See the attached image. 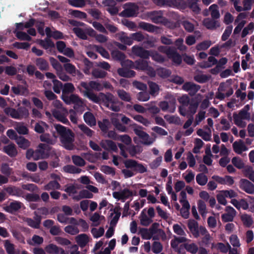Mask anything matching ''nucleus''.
<instances>
[{"label": "nucleus", "instance_id": "c9c22d12", "mask_svg": "<svg viewBox=\"0 0 254 254\" xmlns=\"http://www.w3.org/2000/svg\"><path fill=\"white\" fill-rule=\"evenodd\" d=\"M43 242L44 239L43 237L37 235H34L31 240L27 241V243L30 246L40 245L43 244Z\"/></svg>", "mask_w": 254, "mask_h": 254}, {"label": "nucleus", "instance_id": "c03bdc74", "mask_svg": "<svg viewBox=\"0 0 254 254\" xmlns=\"http://www.w3.org/2000/svg\"><path fill=\"white\" fill-rule=\"evenodd\" d=\"M117 94L119 98L126 102H130L131 101V97L130 94L125 91L123 89H119L117 91Z\"/></svg>", "mask_w": 254, "mask_h": 254}, {"label": "nucleus", "instance_id": "5701e85b", "mask_svg": "<svg viewBox=\"0 0 254 254\" xmlns=\"http://www.w3.org/2000/svg\"><path fill=\"white\" fill-rule=\"evenodd\" d=\"M35 63L37 67L41 71H47L50 66L48 62L43 58H38L35 60Z\"/></svg>", "mask_w": 254, "mask_h": 254}, {"label": "nucleus", "instance_id": "393cba45", "mask_svg": "<svg viewBox=\"0 0 254 254\" xmlns=\"http://www.w3.org/2000/svg\"><path fill=\"white\" fill-rule=\"evenodd\" d=\"M119 75L124 77L130 78L135 75V72L127 68H119L117 70Z\"/></svg>", "mask_w": 254, "mask_h": 254}, {"label": "nucleus", "instance_id": "0e129e2a", "mask_svg": "<svg viewBox=\"0 0 254 254\" xmlns=\"http://www.w3.org/2000/svg\"><path fill=\"white\" fill-rule=\"evenodd\" d=\"M104 229L102 227L99 229L93 228L91 230V232L95 238H98L104 235Z\"/></svg>", "mask_w": 254, "mask_h": 254}, {"label": "nucleus", "instance_id": "6ab92c4d", "mask_svg": "<svg viewBox=\"0 0 254 254\" xmlns=\"http://www.w3.org/2000/svg\"><path fill=\"white\" fill-rule=\"evenodd\" d=\"M231 203L238 210L240 209L247 210L249 207V203L244 198L240 199H236L235 198L232 199Z\"/></svg>", "mask_w": 254, "mask_h": 254}, {"label": "nucleus", "instance_id": "f257e3e1", "mask_svg": "<svg viewBox=\"0 0 254 254\" xmlns=\"http://www.w3.org/2000/svg\"><path fill=\"white\" fill-rule=\"evenodd\" d=\"M250 109V105H246L238 113L233 114L234 123L237 126L243 128L246 127L247 123L245 120L254 122V113L251 114Z\"/></svg>", "mask_w": 254, "mask_h": 254}, {"label": "nucleus", "instance_id": "a211bd4d", "mask_svg": "<svg viewBox=\"0 0 254 254\" xmlns=\"http://www.w3.org/2000/svg\"><path fill=\"white\" fill-rule=\"evenodd\" d=\"M23 203L21 202L13 200L8 205L4 207V210L6 212L12 214L20 209Z\"/></svg>", "mask_w": 254, "mask_h": 254}, {"label": "nucleus", "instance_id": "4c0bfd02", "mask_svg": "<svg viewBox=\"0 0 254 254\" xmlns=\"http://www.w3.org/2000/svg\"><path fill=\"white\" fill-rule=\"evenodd\" d=\"M98 125L103 132L107 133L109 129V127L110 125L109 120L105 119L102 121H98Z\"/></svg>", "mask_w": 254, "mask_h": 254}, {"label": "nucleus", "instance_id": "b1692460", "mask_svg": "<svg viewBox=\"0 0 254 254\" xmlns=\"http://www.w3.org/2000/svg\"><path fill=\"white\" fill-rule=\"evenodd\" d=\"M100 101H102L106 107L109 106V105L111 103H113V102L116 99L114 95L110 93L104 94L100 92Z\"/></svg>", "mask_w": 254, "mask_h": 254}, {"label": "nucleus", "instance_id": "9b49d317", "mask_svg": "<svg viewBox=\"0 0 254 254\" xmlns=\"http://www.w3.org/2000/svg\"><path fill=\"white\" fill-rule=\"evenodd\" d=\"M133 195V192L127 188L119 191H114L113 192V197L118 200H121L124 202L126 199L129 198Z\"/></svg>", "mask_w": 254, "mask_h": 254}, {"label": "nucleus", "instance_id": "4d7b16f0", "mask_svg": "<svg viewBox=\"0 0 254 254\" xmlns=\"http://www.w3.org/2000/svg\"><path fill=\"white\" fill-rule=\"evenodd\" d=\"M17 113L19 115V118L18 119H21L22 118H26L29 116V112L28 109L25 107H19L17 109Z\"/></svg>", "mask_w": 254, "mask_h": 254}, {"label": "nucleus", "instance_id": "a19ab883", "mask_svg": "<svg viewBox=\"0 0 254 254\" xmlns=\"http://www.w3.org/2000/svg\"><path fill=\"white\" fill-rule=\"evenodd\" d=\"M203 24L207 29H214L219 26L217 21L210 18H205L203 21Z\"/></svg>", "mask_w": 254, "mask_h": 254}, {"label": "nucleus", "instance_id": "f03ea898", "mask_svg": "<svg viewBox=\"0 0 254 254\" xmlns=\"http://www.w3.org/2000/svg\"><path fill=\"white\" fill-rule=\"evenodd\" d=\"M54 126L60 136L61 142L65 145L66 149H71V148L69 146L74 140V133L72 130L60 124H55Z\"/></svg>", "mask_w": 254, "mask_h": 254}, {"label": "nucleus", "instance_id": "f8f14e48", "mask_svg": "<svg viewBox=\"0 0 254 254\" xmlns=\"http://www.w3.org/2000/svg\"><path fill=\"white\" fill-rule=\"evenodd\" d=\"M240 188L246 192V193L250 194H254V185L245 179H242L239 182Z\"/></svg>", "mask_w": 254, "mask_h": 254}, {"label": "nucleus", "instance_id": "5fc2aeb1", "mask_svg": "<svg viewBox=\"0 0 254 254\" xmlns=\"http://www.w3.org/2000/svg\"><path fill=\"white\" fill-rule=\"evenodd\" d=\"M135 64L136 69L145 70L148 68V64L146 61L138 60L135 61Z\"/></svg>", "mask_w": 254, "mask_h": 254}, {"label": "nucleus", "instance_id": "aec40b11", "mask_svg": "<svg viewBox=\"0 0 254 254\" xmlns=\"http://www.w3.org/2000/svg\"><path fill=\"white\" fill-rule=\"evenodd\" d=\"M200 87L192 82H186L182 86V89L188 92L190 95H193L199 89Z\"/></svg>", "mask_w": 254, "mask_h": 254}, {"label": "nucleus", "instance_id": "8fccbe9b", "mask_svg": "<svg viewBox=\"0 0 254 254\" xmlns=\"http://www.w3.org/2000/svg\"><path fill=\"white\" fill-rule=\"evenodd\" d=\"M73 31L78 38L82 40L87 39V34L82 29L79 27H74L73 28Z\"/></svg>", "mask_w": 254, "mask_h": 254}, {"label": "nucleus", "instance_id": "37998d69", "mask_svg": "<svg viewBox=\"0 0 254 254\" xmlns=\"http://www.w3.org/2000/svg\"><path fill=\"white\" fill-rule=\"evenodd\" d=\"M197 206L199 212L202 217L204 218L207 214L206 206L205 202L202 200H198L197 201Z\"/></svg>", "mask_w": 254, "mask_h": 254}, {"label": "nucleus", "instance_id": "f704fd0d", "mask_svg": "<svg viewBox=\"0 0 254 254\" xmlns=\"http://www.w3.org/2000/svg\"><path fill=\"white\" fill-rule=\"evenodd\" d=\"M240 218L245 226L247 227H250L252 225L253 219L251 215L245 213L241 215Z\"/></svg>", "mask_w": 254, "mask_h": 254}, {"label": "nucleus", "instance_id": "6e6d98bb", "mask_svg": "<svg viewBox=\"0 0 254 254\" xmlns=\"http://www.w3.org/2000/svg\"><path fill=\"white\" fill-rule=\"evenodd\" d=\"M135 14V10L133 7H128L124 10L120 14V15L125 17L134 16Z\"/></svg>", "mask_w": 254, "mask_h": 254}, {"label": "nucleus", "instance_id": "bf43d9fd", "mask_svg": "<svg viewBox=\"0 0 254 254\" xmlns=\"http://www.w3.org/2000/svg\"><path fill=\"white\" fill-rule=\"evenodd\" d=\"M217 61L213 57H209L208 59L207 63H201L199 64L200 67L202 68H206L211 66L213 65L217 64Z\"/></svg>", "mask_w": 254, "mask_h": 254}, {"label": "nucleus", "instance_id": "49530a36", "mask_svg": "<svg viewBox=\"0 0 254 254\" xmlns=\"http://www.w3.org/2000/svg\"><path fill=\"white\" fill-rule=\"evenodd\" d=\"M4 113L10 116L13 119H18L19 118V115L17 113V110L10 107H6L4 109Z\"/></svg>", "mask_w": 254, "mask_h": 254}, {"label": "nucleus", "instance_id": "7c9ffc66", "mask_svg": "<svg viewBox=\"0 0 254 254\" xmlns=\"http://www.w3.org/2000/svg\"><path fill=\"white\" fill-rule=\"evenodd\" d=\"M138 27L140 28L149 32H153L156 29H159V27L158 26H156L150 23L143 21L139 23Z\"/></svg>", "mask_w": 254, "mask_h": 254}, {"label": "nucleus", "instance_id": "bb28decb", "mask_svg": "<svg viewBox=\"0 0 254 254\" xmlns=\"http://www.w3.org/2000/svg\"><path fill=\"white\" fill-rule=\"evenodd\" d=\"M64 101L67 104L73 103L78 105H81L82 101L80 97L76 94H71L69 97L63 98Z\"/></svg>", "mask_w": 254, "mask_h": 254}, {"label": "nucleus", "instance_id": "f3484780", "mask_svg": "<svg viewBox=\"0 0 254 254\" xmlns=\"http://www.w3.org/2000/svg\"><path fill=\"white\" fill-rule=\"evenodd\" d=\"M234 151L238 154H241L243 152L248 150V148L242 140L235 141L232 145Z\"/></svg>", "mask_w": 254, "mask_h": 254}, {"label": "nucleus", "instance_id": "423d86ee", "mask_svg": "<svg viewBox=\"0 0 254 254\" xmlns=\"http://www.w3.org/2000/svg\"><path fill=\"white\" fill-rule=\"evenodd\" d=\"M80 86L84 88L86 90L83 91L84 96L88 98L90 100L95 103H99L100 102V96L97 95L93 92V91L89 87L87 83L86 82L82 81L80 83Z\"/></svg>", "mask_w": 254, "mask_h": 254}, {"label": "nucleus", "instance_id": "e433bc0d", "mask_svg": "<svg viewBox=\"0 0 254 254\" xmlns=\"http://www.w3.org/2000/svg\"><path fill=\"white\" fill-rule=\"evenodd\" d=\"M48 127L49 126L45 122L40 121L36 123L34 130L38 133H43L45 132V128Z\"/></svg>", "mask_w": 254, "mask_h": 254}, {"label": "nucleus", "instance_id": "603ef678", "mask_svg": "<svg viewBox=\"0 0 254 254\" xmlns=\"http://www.w3.org/2000/svg\"><path fill=\"white\" fill-rule=\"evenodd\" d=\"M100 170L107 175H111L114 176L116 174V169L114 168L107 165H102L101 167Z\"/></svg>", "mask_w": 254, "mask_h": 254}, {"label": "nucleus", "instance_id": "09e8293b", "mask_svg": "<svg viewBox=\"0 0 254 254\" xmlns=\"http://www.w3.org/2000/svg\"><path fill=\"white\" fill-rule=\"evenodd\" d=\"M196 181L199 185L203 186L207 184L208 178L205 174L200 173L196 175Z\"/></svg>", "mask_w": 254, "mask_h": 254}, {"label": "nucleus", "instance_id": "e2e57ef3", "mask_svg": "<svg viewBox=\"0 0 254 254\" xmlns=\"http://www.w3.org/2000/svg\"><path fill=\"white\" fill-rule=\"evenodd\" d=\"M96 51L101 54V55L104 58L109 59L110 55L108 51L104 48L103 47L100 46L95 45Z\"/></svg>", "mask_w": 254, "mask_h": 254}, {"label": "nucleus", "instance_id": "864d4df0", "mask_svg": "<svg viewBox=\"0 0 254 254\" xmlns=\"http://www.w3.org/2000/svg\"><path fill=\"white\" fill-rule=\"evenodd\" d=\"M90 89L97 91H100L103 90V86L102 83L96 81H90L87 84Z\"/></svg>", "mask_w": 254, "mask_h": 254}, {"label": "nucleus", "instance_id": "2eb2a0df", "mask_svg": "<svg viewBox=\"0 0 254 254\" xmlns=\"http://www.w3.org/2000/svg\"><path fill=\"white\" fill-rule=\"evenodd\" d=\"M160 107L163 110L173 112L176 109V100L174 97H171L169 101L161 102Z\"/></svg>", "mask_w": 254, "mask_h": 254}, {"label": "nucleus", "instance_id": "6e6552de", "mask_svg": "<svg viewBox=\"0 0 254 254\" xmlns=\"http://www.w3.org/2000/svg\"><path fill=\"white\" fill-rule=\"evenodd\" d=\"M160 52L165 53L170 59H172L175 64L179 65L182 63L181 56L175 50L170 48L164 49L160 47Z\"/></svg>", "mask_w": 254, "mask_h": 254}, {"label": "nucleus", "instance_id": "2f4dec72", "mask_svg": "<svg viewBox=\"0 0 254 254\" xmlns=\"http://www.w3.org/2000/svg\"><path fill=\"white\" fill-rule=\"evenodd\" d=\"M62 248L58 247L56 245L50 244L46 246L45 248V251L49 254H59L61 253Z\"/></svg>", "mask_w": 254, "mask_h": 254}, {"label": "nucleus", "instance_id": "de8ad7c7", "mask_svg": "<svg viewBox=\"0 0 254 254\" xmlns=\"http://www.w3.org/2000/svg\"><path fill=\"white\" fill-rule=\"evenodd\" d=\"M40 45L43 47L45 49L47 50L50 48H53L55 47L54 42L49 38H46L45 40H41Z\"/></svg>", "mask_w": 254, "mask_h": 254}, {"label": "nucleus", "instance_id": "c756f323", "mask_svg": "<svg viewBox=\"0 0 254 254\" xmlns=\"http://www.w3.org/2000/svg\"><path fill=\"white\" fill-rule=\"evenodd\" d=\"M83 119L85 122L90 127L96 125V119L91 112H86L83 115Z\"/></svg>", "mask_w": 254, "mask_h": 254}, {"label": "nucleus", "instance_id": "69168bd1", "mask_svg": "<svg viewBox=\"0 0 254 254\" xmlns=\"http://www.w3.org/2000/svg\"><path fill=\"white\" fill-rule=\"evenodd\" d=\"M198 0H188V3L189 7L192 10V11L196 13L199 12L200 9L197 5Z\"/></svg>", "mask_w": 254, "mask_h": 254}, {"label": "nucleus", "instance_id": "ea45409f", "mask_svg": "<svg viewBox=\"0 0 254 254\" xmlns=\"http://www.w3.org/2000/svg\"><path fill=\"white\" fill-rule=\"evenodd\" d=\"M111 55L114 59L120 62L124 61L126 58L125 54L118 50H113Z\"/></svg>", "mask_w": 254, "mask_h": 254}, {"label": "nucleus", "instance_id": "338daca9", "mask_svg": "<svg viewBox=\"0 0 254 254\" xmlns=\"http://www.w3.org/2000/svg\"><path fill=\"white\" fill-rule=\"evenodd\" d=\"M136 98L140 101H146L149 99L150 94L146 91L140 92L136 95Z\"/></svg>", "mask_w": 254, "mask_h": 254}, {"label": "nucleus", "instance_id": "4468645a", "mask_svg": "<svg viewBox=\"0 0 254 254\" xmlns=\"http://www.w3.org/2000/svg\"><path fill=\"white\" fill-rule=\"evenodd\" d=\"M133 131L134 133L141 139V142L145 144H149L150 143L149 141V135L142 130V127L140 126H136L134 128Z\"/></svg>", "mask_w": 254, "mask_h": 254}, {"label": "nucleus", "instance_id": "412c9836", "mask_svg": "<svg viewBox=\"0 0 254 254\" xmlns=\"http://www.w3.org/2000/svg\"><path fill=\"white\" fill-rule=\"evenodd\" d=\"M2 151L11 158L15 157L18 153L16 147L13 143L4 146L2 148Z\"/></svg>", "mask_w": 254, "mask_h": 254}, {"label": "nucleus", "instance_id": "c85d7f7f", "mask_svg": "<svg viewBox=\"0 0 254 254\" xmlns=\"http://www.w3.org/2000/svg\"><path fill=\"white\" fill-rule=\"evenodd\" d=\"M188 227L193 235L197 238L199 236L198 232V224L194 220H189L188 223Z\"/></svg>", "mask_w": 254, "mask_h": 254}, {"label": "nucleus", "instance_id": "39448f33", "mask_svg": "<svg viewBox=\"0 0 254 254\" xmlns=\"http://www.w3.org/2000/svg\"><path fill=\"white\" fill-rule=\"evenodd\" d=\"M127 169H130L135 173L142 174L147 172V167L142 164L133 159H127L124 162Z\"/></svg>", "mask_w": 254, "mask_h": 254}, {"label": "nucleus", "instance_id": "9d476101", "mask_svg": "<svg viewBox=\"0 0 254 254\" xmlns=\"http://www.w3.org/2000/svg\"><path fill=\"white\" fill-rule=\"evenodd\" d=\"M161 5L176 7L179 9H185L187 7V4L184 0H160Z\"/></svg>", "mask_w": 254, "mask_h": 254}, {"label": "nucleus", "instance_id": "7ed1b4c3", "mask_svg": "<svg viewBox=\"0 0 254 254\" xmlns=\"http://www.w3.org/2000/svg\"><path fill=\"white\" fill-rule=\"evenodd\" d=\"M55 151L51 145L45 143H40L36 149V158L39 159H47L50 156L55 154Z\"/></svg>", "mask_w": 254, "mask_h": 254}, {"label": "nucleus", "instance_id": "680f3d73", "mask_svg": "<svg viewBox=\"0 0 254 254\" xmlns=\"http://www.w3.org/2000/svg\"><path fill=\"white\" fill-rule=\"evenodd\" d=\"M140 220L141 224L145 226L149 225L152 221L151 218H149L143 212L141 213Z\"/></svg>", "mask_w": 254, "mask_h": 254}, {"label": "nucleus", "instance_id": "13d9d810", "mask_svg": "<svg viewBox=\"0 0 254 254\" xmlns=\"http://www.w3.org/2000/svg\"><path fill=\"white\" fill-rule=\"evenodd\" d=\"M0 170L2 174L7 177L11 175L12 172V169L9 167L8 164L6 163L1 164Z\"/></svg>", "mask_w": 254, "mask_h": 254}, {"label": "nucleus", "instance_id": "a878e982", "mask_svg": "<svg viewBox=\"0 0 254 254\" xmlns=\"http://www.w3.org/2000/svg\"><path fill=\"white\" fill-rule=\"evenodd\" d=\"M119 40L124 44L130 46L132 44L131 36L128 37L125 32H121L117 34Z\"/></svg>", "mask_w": 254, "mask_h": 254}, {"label": "nucleus", "instance_id": "58836bf2", "mask_svg": "<svg viewBox=\"0 0 254 254\" xmlns=\"http://www.w3.org/2000/svg\"><path fill=\"white\" fill-rule=\"evenodd\" d=\"M61 186V185L56 180L51 181L44 186V190H60Z\"/></svg>", "mask_w": 254, "mask_h": 254}, {"label": "nucleus", "instance_id": "1a4fd4ad", "mask_svg": "<svg viewBox=\"0 0 254 254\" xmlns=\"http://www.w3.org/2000/svg\"><path fill=\"white\" fill-rule=\"evenodd\" d=\"M52 114L58 121L65 125H69V122L67 119L68 112L66 109H63L61 110H55L52 112Z\"/></svg>", "mask_w": 254, "mask_h": 254}, {"label": "nucleus", "instance_id": "dca6fc26", "mask_svg": "<svg viewBox=\"0 0 254 254\" xmlns=\"http://www.w3.org/2000/svg\"><path fill=\"white\" fill-rule=\"evenodd\" d=\"M4 190L9 195L16 197L23 196L24 191L20 188L14 186H8L4 188Z\"/></svg>", "mask_w": 254, "mask_h": 254}, {"label": "nucleus", "instance_id": "473e14b6", "mask_svg": "<svg viewBox=\"0 0 254 254\" xmlns=\"http://www.w3.org/2000/svg\"><path fill=\"white\" fill-rule=\"evenodd\" d=\"M15 141L19 147L24 149L28 148L30 145V142L28 139L23 136H20L15 138Z\"/></svg>", "mask_w": 254, "mask_h": 254}, {"label": "nucleus", "instance_id": "a18cd8bd", "mask_svg": "<svg viewBox=\"0 0 254 254\" xmlns=\"http://www.w3.org/2000/svg\"><path fill=\"white\" fill-rule=\"evenodd\" d=\"M64 170L70 174H79L81 172V169L73 165H67L64 167Z\"/></svg>", "mask_w": 254, "mask_h": 254}, {"label": "nucleus", "instance_id": "cd10ccee", "mask_svg": "<svg viewBox=\"0 0 254 254\" xmlns=\"http://www.w3.org/2000/svg\"><path fill=\"white\" fill-rule=\"evenodd\" d=\"M75 240L78 245L81 248L84 247L89 242V238L85 234L78 235L75 238Z\"/></svg>", "mask_w": 254, "mask_h": 254}, {"label": "nucleus", "instance_id": "052dcab7", "mask_svg": "<svg viewBox=\"0 0 254 254\" xmlns=\"http://www.w3.org/2000/svg\"><path fill=\"white\" fill-rule=\"evenodd\" d=\"M72 162L76 166L82 167L85 164V160L80 156L73 155L72 156Z\"/></svg>", "mask_w": 254, "mask_h": 254}, {"label": "nucleus", "instance_id": "79ce46f5", "mask_svg": "<svg viewBox=\"0 0 254 254\" xmlns=\"http://www.w3.org/2000/svg\"><path fill=\"white\" fill-rule=\"evenodd\" d=\"M180 210L181 215L184 218L187 219L189 217L190 205V204H183Z\"/></svg>", "mask_w": 254, "mask_h": 254}, {"label": "nucleus", "instance_id": "4be33fe9", "mask_svg": "<svg viewBox=\"0 0 254 254\" xmlns=\"http://www.w3.org/2000/svg\"><path fill=\"white\" fill-rule=\"evenodd\" d=\"M100 144L101 147L105 150H111L115 152H117L118 151V147L115 142L112 140H102Z\"/></svg>", "mask_w": 254, "mask_h": 254}, {"label": "nucleus", "instance_id": "72a5a7b5", "mask_svg": "<svg viewBox=\"0 0 254 254\" xmlns=\"http://www.w3.org/2000/svg\"><path fill=\"white\" fill-rule=\"evenodd\" d=\"M244 176L254 183V170L250 166H246L243 170Z\"/></svg>", "mask_w": 254, "mask_h": 254}, {"label": "nucleus", "instance_id": "774afa93", "mask_svg": "<svg viewBox=\"0 0 254 254\" xmlns=\"http://www.w3.org/2000/svg\"><path fill=\"white\" fill-rule=\"evenodd\" d=\"M232 164L238 169L244 168V163L243 161L238 157H235L232 159Z\"/></svg>", "mask_w": 254, "mask_h": 254}, {"label": "nucleus", "instance_id": "ddd939ff", "mask_svg": "<svg viewBox=\"0 0 254 254\" xmlns=\"http://www.w3.org/2000/svg\"><path fill=\"white\" fill-rule=\"evenodd\" d=\"M131 52L135 56L144 59H148L150 56V53L148 51L137 45L132 47Z\"/></svg>", "mask_w": 254, "mask_h": 254}, {"label": "nucleus", "instance_id": "3c124183", "mask_svg": "<svg viewBox=\"0 0 254 254\" xmlns=\"http://www.w3.org/2000/svg\"><path fill=\"white\" fill-rule=\"evenodd\" d=\"M4 247L5 249L6 253L8 254H15V248L14 245L11 243L10 241L6 240L4 242Z\"/></svg>", "mask_w": 254, "mask_h": 254}, {"label": "nucleus", "instance_id": "0eeeda50", "mask_svg": "<svg viewBox=\"0 0 254 254\" xmlns=\"http://www.w3.org/2000/svg\"><path fill=\"white\" fill-rule=\"evenodd\" d=\"M248 14L245 12L239 13L234 21V24L236 25L234 29V33L235 34L239 33L247 23L246 19Z\"/></svg>", "mask_w": 254, "mask_h": 254}, {"label": "nucleus", "instance_id": "20e7f679", "mask_svg": "<svg viewBox=\"0 0 254 254\" xmlns=\"http://www.w3.org/2000/svg\"><path fill=\"white\" fill-rule=\"evenodd\" d=\"M233 92L230 83L227 81L225 82L220 83L218 88V91L216 93V98L220 100H223L226 97H229L232 95Z\"/></svg>", "mask_w": 254, "mask_h": 254}]
</instances>
